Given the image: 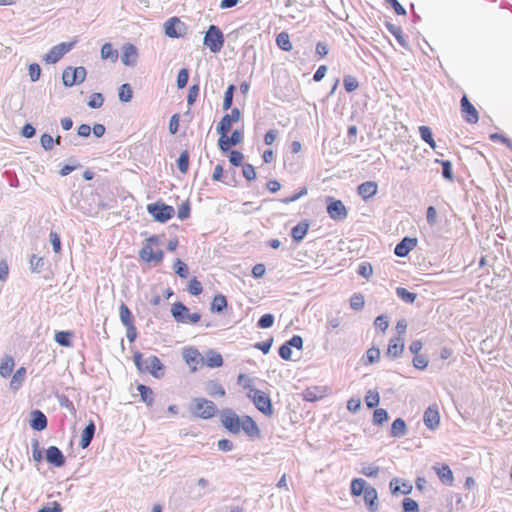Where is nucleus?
I'll list each match as a JSON object with an SVG mask.
<instances>
[{"label": "nucleus", "instance_id": "nucleus-4", "mask_svg": "<svg viewBox=\"0 0 512 512\" xmlns=\"http://www.w3.org/2000/svg\"><path fill=\"white\" fill-rule=\"evenodd\" d=\"M147 212L155 221L165 223L175 214V209L162 201H157L147 205Z\"/></svg>", "mask_w": 512, "mask_h": 512}, {"label": "nucleus", "instance_id": "nucleus-3", "mask_svg": "<svg viewBox=\"0 0 512 512\" xmlns=\"http://www.w3.org/2000/svg\"><path fill=\"white\" fill-rule=\"evenodd\" d=\"M203 44L208 47L212 53L220 52L224 45V35L221 29L216 25H210L205 32Z\"/></svg>", "mask_w": 512, "mask_h": 512}, {"label": "nucleus", "instance_id": "nucleus-29", "mask_svg": "<svg viewBox=\"0 0 512 512\" xmlns=\"http://www.w3.org/2000/svg\"><path fill=\"white\" fill-rule=\"evenodd\" d=\"M183 358L185 359L186 363L190 366L196 365L200 361H203V357L195 348L186 349L183 353ZM193 370H196V366H193Z\"/></svg>", "mask_w": 512, "mask_h": 512}, {"label": "nucleus", "instance_id": "nucleus-13", "mask_svg": "<svg viewBox=\"0 0 512 512\" xmlns=\"http://www.w3.org/2000/svg\"><path fill=\"white\" fill-rule=\"evenodd\" d=\"M227 134L228 133L220 134L218 140L219 148L223 152L228 151L231 146L238 144L242 140V133L238 130H234L230 136Z\"/></svg>", "mask_w": 512, "mask_h": 512}, {"label": "nucleus", "instance_id": "nucleus-37", "mask_svg": "<svg viewBox=\"0 0 512 512\" xmlns=\"http://www.w3.org/2000/svg\"><path fill=\"white\" fill-rule=\"evenodd\" d=\"M227 306L226 297L222 294H218L213 298L211 303V311L215 313H221Z\"/></svg>", "mask_w": 512, "mask_h": 512}, {"label": "nucleus", "instance_id": "nucleus-40", "mask_svg": "<svg viewBox=\"0 0 512 512\" xmlns=\"http://www.w3.org/2000/svg\"><path fill=\"white\" fill-rule=\"evenodd\" d=\"M276 43L280 49L283 51H291L292 43L290 41L289 35L286 32H281L276 37Z\"/></svg>", "mask_w": 512, "mask_h": 512}, {"label": "nucleus", "instance_id": "nucleus-28", "mask_svg": "<svg viewBox=\"0 0 512 512\" xmlns=\"http://www.w3.org/2000/svg\"><path fill=\"white\" fill-rule=\"evenodd\" d=\"M390 434L395 438H401L407 434V426L402 418H397L393 421Z\"/></svg>", "mask_w": 512, "mask_h": 512}, {"label": "nucleus", "instance_id": "nucleus-25", "mask_svg": "<svg viewBox=\"0 0 512 512\" xmlns=\"http://www.w3.org/2000/svg\"><path fill=\"white\" fill-rule=\"evenodd\" d=\"M358 194L363 199H368L377 193L378 186L374 181H366L358 186Z\"/></svg>", "mask_w": 512, "mask_h": 512}, {"label": "nucleus", "instance_id": "nucleus-49", "mask_svg": "<svg viewBox=\"0 0 512 512\" xmlns=\"http://www.w3.org/2000/svg\"><path fill=\"white\" fill-rule=\"evenodd\" d=\"M343 85L347 92H353L358 88L359 82L356 77L346 75L343 79Z\"/></svg>", "mask_w": 512, "mask_h": 512}, {"label": "nucleus", "instance_id": "nucleus-17", "mask_svg": "<svg viewBox=\"0 0 512 512\" xmlns=\"http://www.w3.org/2000/svg\"><path fill=\"white\" fill-rule=\"evenodd\" d=\"M417 238L404 237L395 247L394 253L398 257H406L417 245Z\"/></svg>", "mask_w": 512, "mask_h": 512}, {"label": "nucleus", "instance_id": "nucleus-50", "mask_svg": "<svg viewBox=\"0 0 512 512\" xmlns=\"http://www.w3.org/2000/svg\"><path fill=\"white\" fill-rule=\"evenodd\" d=\"M234 91H235V86L233 84L229 85L225 92V95H224V100H223V109L224 110L231 109V106L233 103Z\"/></svg>", "mask_w": 512, "mask_h": 512}, {"label": "nucleus", "instance_id": "nucleus-53", "mask_svg": "<svg viewBox=\"0 0 512 512\" xmlns=\"http://www.w3.org/2000/svg\"><path fill=\"white\" fill-rule=\"evenodd\" d=\"M402 507L404 512H419V505L412 498H404Z\"/></svg>", "mask_w": 512, "mask_h": 512}, {"label": "nucleus", "instance_id": "nucleus-30", "mask_svg": "<svg viewBox=\"0 0 512 512\" xmlns=\"http://www.w3.org/2000/svg\"><path fill=\"white\" fill-rule=\"evenodd\" d=\"M137 391L139 392V395L141 397V400L147 405V406H152L153 402H154V392L153 390L144 385V384H139L137 386Z\"/></svg>", "mask_w": 512, "mask_h": 512}, {"label": "nucleus", "instance_id": "nucleus-48", "mask_svg": "<svg viewBox=\"0 0 512 512\" xmlns=\"http://www.w3.org/2000/svg\"><path fill=\"white\" fill-rule=\"evenodd\" d=\"M173 269L180 278H187L189 275L188 266L180 259L175 261Z\"/></svg>", "mask_w": 512, "mask_h": 512}, {"label": "nucleus", "instance_id": "nucleus-43", "mask_svg": "<svg viewBox=\"0 0 512 512\" xmlns=\"http://www.w3.org/2000/svg\"><path fill=\"white\" fill-rule=\"evenodd\" d=\"M396 294L402 301L409 304L413 303L417 297L415 293L408 291L404 287H398L396 289Z\"/></svg>", "mask_w": 512, "mask_h": 512}, {"label": "nucleus", "instance_id": "nucleus-2", "mask_svg": "<svg viewBox=\"0 0 512 512\" xmlns=\"http://www.w3.org/2000/svg\"><path fill=\"white\" fill-rule=\"evenodd\" d=\"M189 411L195 417L210 419L216 415L217 407L212 401L205 398H193L189 406Z\"/></svg>", "mask_w": 512, "mask_h": 512}, {"label": "nucleus", "instance_id": "nucleus-62", "mask_svg": "<svg viewBox=\"0 0 512 512\" xmlns=\"http://www.w3.org/2000/svg\"><path fill=\"white\" fill-rule=\"evenodd\" d=\"M208 393L210 395H219L220 397H223L225 395V390L224 388L218 384V383H215V382H211L209 385H208Z\"/></svg>", "mask_w": 512, "mask_h": 512}, {"label": "nucleus", "instance_id": "nucleus-56", "mask_svg": "<svg viewBox=\"0 0 512 512\" xmlns=\"http://www.w3.org/2000/svg\"><path fill=\"white\" fill-rule=\"evenodd\" d=\"M413 366L419 370H424L428 366V359L423 354H417L413 358Z\"/></svg>", "mask_w": 512, "mask_h": 512}, {"label": "nucleus", "instance_id": "nucleus-61", "mask_svg": "<svg viewBox=\"0 0 512 512\" xmlns=\"http://www.w3.org/2000/svg\"><path fill=\"white\" fill-rule=\"evenodd\" d=\"M49 237H50V242H51L52 247H53V251L55 253H60V251H61V240H60L59 234L57 232L50 231Z\"/></svg>", "mask_w": 512, "mask_h": 512}, {"label": "nucleus", "instance_id": "nucleus-10", "mask_svg": "<svg viewBox=\"0 0 512 512\" xmlns=\"http://www.w3.org/2000/svg\"><path fill=\"white\" fill-rule=\"evenodd\" d=\"M327 213L335 221H343L347 218L348 212L341 200L327 197Z\"/></svg>", "mask_w": 512, "mask_h": 512}, {"label": "nucleus", "instance_id": "nucleus-55", "mask_svg": "<svg viewBox=\"0 0 512 512\" xmlns=\"http://www.w3.org/2000/svg\"><path fill=\"white\" fill-rule=\"evenodd\" d=\"M188 291L192 295H199L203 291V287L200 281H198L195 277L189 281Z\"/></svg>", "mask_w": 512, "mask_h": 512}, {"label": "nucleus", "instance_id": "nucleus-19", "mask_svg": "<svg viewBox=\"0 0 512 512\" xmlns=\"http://www.w3.org/2000/svg\"><path fill=\"white\" fill-rule=\"evenodd\" d=\"M46 461L55 467H62L65 464V457L62 451L56 446H50L46 450Z\"/></svg>", "mask_w": 512, "mask_h": 512}, {"label": "nucleus", "instance_id": "nucleus-24", "mask_svg": "<svg viewBox=\"0 0 512 512\" xmlns=\"http://www.w3.org/2000/svg\"><path fill=\"white\" fill-rule=\"evenodd\" d=\"M433 469L435 470L436 474L438 475L440 481L445 485H452L454 481L453 472L450 469V467L446 464H443L442 466H434Z\"/></svg>", "mask_w": 512, "mask_h": 512}, {"label": "nucleus", "instance_id": "nucleus-20", "mask_svg": "<svg viewBox=\"0 0 512 512\" xmlns=\"http://www.w3.org/2000/svg\"><path fill=\"white\" fill-rule=\"evenodd\" d=\"M48 424L47 417L40 410H33L31 412L30 426L36 431H42L46 429Z\"/></svg>", "mask_w": 512, "mask_h": 512}, {"label": "nucleus", "instance_id": "nucleus-35", "mask_svg": "<svg viewBox=\"0 0 512 512\" xmlns=\"http://www.w3.org/2000/svg\"><path fill=\"white\" fill-rule=\"evenodd\" d=\"M206 364L208 367H211V368L220 367L223 364V358H222L221 354H219L213 350H209L207 353Z\"/></svg>", "mask_w": 512, "mask_h": 512}, {"label": "nucleus", "instance_id": "nucleus-57", "mask_svg": "<svg viewBox=\"0 0 512 512\" xmlns=\"http://www.w3.org/2000/svg\"><path fill=\"white\" fill-rule=\"evenodd\" d=\"M190 211V203L186 200L179 206L177 216L180 220H185L190 216Z\"/></svg>", "mask_w": 512, "mask_h": 512}, {"label": "nucleus", "instance_id": "nucleus-36", "mask_svg": "<svg viewBox=\"0 0 512 512\" xmlns=\"http://www.w3.org/2000/svg\"><path fill=\"white\" fill-rule=\"evenodd\" d=\"M119 316H120L121 323L124 326L134 324L132 313L125 303H121V305L119 307Z\"/></svg>", "mask_w": 512, "mask_h": 512}, {"label": "nucleus", "instance_id": "nucleus-42", "mask_svg": "<svg viewBox=\"0 0 512 512\" xmlns=\"http://www.w3.org/2000/svg\"><path fill=\"white\" fill-rule=\"evenodd\" d=\"M419 133L423 141L428 143L431 148L436 149V142L433 139V134L428 126H420Z\"/></svg>", "mask_w": 512, "mask_h": 512}, {"label": "nucleus", "instance_id": "nucleus-63", "mask_svg": "<svg viewBox=\"0 0 512 512\" xmlns=\"http://www.w3.org/2000/svg\"><path fill=\"white\" fill-rule=\"evenodd\" d=\"M28 71L32 82H35L40 78L41 68L37 63L30 64L28 67Z\"/></svg>", "mask_w": 512, "mask_h": 512}, {"label": "nucleus", "instance_id": "nucleus-27", "mask_svg": "<svg viewBox=\"0 0 512 512\" xmlns=\"http://www.w3.org/2000/svg\"><path fill=\"white\" fill-rule=\"evenodd\" d=\"M309 229V223L307 221L299 222L291 230V236L295 242H300L304 239Z\"/></svg>", "mask_w": 512, "mask_h": 512}, {"label": "nucleus", "instance_id": "nucleus-7", "mask_svg": "<svg viewBox=\"0 0 512 512\" xmlns=\"http://www.w3.org/2000/svg\"><path fill=\"white\" fill-rule=\"evenodd\" d=\"M86 76L87 71L85 67L68 66L63 70L62 82L65 87H72L76 84L82 83L86 79Z\"/></svg>", "mask_w": 512, "mask_h": 512}, {"label": "nucleus", "instance_id": "nucleus-22", "mask_svg": "<svg viewBox=\"0 0 512 512\" xmlns=\"http://www.w3.org/2000/svg\"><path fill=\"white\" fill-rule=\"evenodd\" d=\"M424 424L429 429H435L439 425L440 416L437 408L428 407L423 416Z\"/></svg>", "mask_w": 512, "mask_h": 512}, {"label": "nucleus", "instance_id": "nucleus-11", "mask_svg": "<svg viewBox=\"0 0 512 512\" xmlns=\"http://www.w3.org/2000/svg\"><path fill=\"white\" fill-rule=\"evenodd\" d=\"M185 24L177 17H172L164 24L166 36L170 38H179L185 33Z\"/></svg>", "mask_w": 512, "mask_h": 512}, {"label": "nucleus", "instance_id": "nucleus-34", "mask_svg": "<svg viewBox=\"0 0 512 512\" xmlns=\"http://www.w3.org/2000/svg\"><path fill=\"white\" fill-rule=\"evenodd\" d=\"M367 488V483L362 478H355L351 482V494L353 496H360L364 494Z\"/></svg>", "mask_w": 512, "mask_h": 512}, {"label": "nucleus", "instance_id": "nucleus-32", "mask_svg": "<svg viewBox=\"0 0 512 512\" xmlns=\"http://www.w3.org/2000/svg\"><path fill=\"white\" fill-rule=\"evenodd\" d=\"M25 377H26V369L24 367H20L19 369H17V371L14 373V375L12 376V379L10 381V388L13 391H17L21 387L22 383L24 382Z\"/></svg>", "mask_w": 512, "mask_h": 512}, {"label": "nucleus", "instance_id": "nucleus-9", "mask_svg": "<svg viewBox=\"0 0 512 512\" xmlns=\"http://www.w3.org/2000/svg\"><path fill=\"white\" fill-rule=\"evenodd\" d=\"M76 44V41L62 42L58 45L53 46L47 54L44 56V61L48 64L57 63L66 53L71 51Z\"/></svg>", "mask_w": 512, "mask_h": 512}, {"label": "nucleus", "instance_id": "nucleus-14", "mask_svg": "<svg viewBox=\"0 0 512 512\" xmlns=\"http://www.w3.org/2000/svg\"><path fill=\"white\" fill-rule=\"evenodd\" d=\"M461 112L463 118L469 123H477L479 120L476 108L470 103L468 97L464 95L461 98Z\"/></svg>", "mask_w": 512, "mask_h": 512}, {"label": "nucleus", "instance_id": "nucleus-58", "mask_svg": "<svg viewBox=\"0 0 512 512\" xmlns=\"http://www.w3.org/2000/svg\"><path fill=\"white\" fill-rule=\"evenodd\" d=\"M103 102V95L101 93H94L88 101V106L92 109H97L103 105Z\"/></svg>", "mask_w": 512, "mask_h": 512}, {"label": "nucleus", "instance_id": "nucleus-44", "mask_svg": "<svg viewBox=\"0 0 512 512\" xmlns=\"http://www.w3.org/2000/svg\"><path fill=\"white\" fill-rule=\"evenodd\" d=\"M365 402L368 408H375L379 405L380 396L375 390H369L365 396Z\"/></svg>", "mask_w": 512, "mask_h": 512}, {"label": "nucleus", "instance_id": "nucleus-26", "mask_svg": "<svg viewBox=\"0 0 512 512\" xmlns=\"http://www.w3.org/2000/svg\"><path fill=\"white\" fill-rule=\"evenodd\" d=\"M404 350V342L400 337L391 339L388 345L386 355L392 358L399 357Z\"/></svg>", "mask_w": 512, "mask_h": 512}, {"label": "nucleus", "instance_id": "nucleus-18", "mask_svg": "<svg viewBox=\"0 0 512 512\" xmlns=\"http://www.w3.org/2000/svg\"><path fill=\"white\" fill-rule=\"evenodd\" d=\"M243 430L250 438H259L260 429L256 422L248 415L242 417L240 431Z\"/></svg>", "mask_w": 512, "mask_h": 512}, {"label": "nucleus", "instance_id": "nucleus-39", "mask_svg": "<svg viewBox=\"0 0 512 512\" xmlns=\"http://www.w3.org/2000/svg\"><path fill=\"white\" fill-rule=\"evenodd\" d=\"M388 31L397 39L399 44L403 47H407V42L403 37L402 29L392 23H386Z\"/></svg>", "mask_w": 512, "mask_h": 512}, {"label": "nucleus", "instance_id": "nucleus-8", "mask_svg": "<svg viewBox=\"0 0 512 512\" xmlns=\"http://www.w3.org/2000/svg\"><path fill=\"white\" fill-rule=\"evenodd\" d=\"M241 419L232 409H223L220 413L222 425L232 434L240 433Z\"/></svg>", "mask_w": 512, "mask_h": 512}, {"label": "nucleus", "instance_id": "nucleus-47", "mask_svg": "<svg viewBox=\"0 0 512 512\" xmlns=\"http://www.w3.org/2000/svg\"><path fill=\"white\" fill-rule=\"evenodd\" d=\"M45 266V259L43 257H37L33 255L30 260V268L32 272L41 273Z\"/></svg>", "mask_w": 512, "mask_h": 512}, {"label": "nucleus", "instance_id": "nucleus-52", "mask_svg": "<svg viewBox=\"0 0 512 512\" xmlns=\"http://www.w3.org/2000/svg\"><path fill=\"white\" fill-rule=\"evenodd\" d=\"M273 324H274V316H273V314H270V313L262 315L257 322V326L262 329L270 328L273 326Z\"/></svg>", "mask_w": 512, "mask_h": 512}, {"label": "nucleus", "instance_id": "nucleus-31", "mask_svg": "<svg viewBox=\"0 0 512 512\" xmlns=\"http://www.w3.org/2000/svg\"><path fill=\"white\" fill-rule=\"evenodd\" d=\"M118 57L119 53L113 48L111 43H105L101 47V58L103 60H110L112 63H115L118 60Z\"/></svg>", "mask_w": 512, "mask_h": 512}, {"label": "nucleus", "instance_id": "nucleus-12", "mask_svg": "<svg viewBox=\"0 0 512 512\" xmlns=\"http://www.w3.org/2000/svg\"><path fill=\"white\" fill-rule=\"evenodd\" d=\"M240 119V110L232 108L229 114H225L217 125V132L219 134L228 133L231 129L232 123Z\"/></svg>", "mask_w": 512, "mask_h": 512}, {"label": "nucleus", "instance_id": "nucleus-23", "mask_svg": "<svg viewBox=\"0 0 512 512\" xmlns=\"http://www.w3.org/2000/svg\"><path fill=\"white\" fill-rule=\"evenodd\" d=\"M96 432V426L92 420L85 426L81 434L80 446L81 448H87L94 438Z\"/></svg>", "mask_w": 512, "mask_h": 512}, {"label": "nucleus", "instance_id": "nucleus-5", "mask_svg": "<svg viewBox=\"0 0 512 512\" xmlns=\"http://www.w3.org/2000/svg\"><path fill=\"white\" fill-rule=\"evenodd\" d=\"M248 397L252 399L256 408L267 416H271L274 412L270 397L263 391L251 388Z\"/></svg>", "mask_w": 512, "mask_h": 512}, {"label": "nucleus", "instance_id": "nucleus-33", "mask_svg": "<svg viewBox=\"0 0 512 512\" xmlns=\"http://www.w3.org/2000/svg\"><path fill=\"white\" fill-rule=\"evenodd\" d=\"M15 366L14 359L11 356H6L0 364V375L4 378L9 377Z\"/></svg>", "mask_w": 512, "mask_h": 512}, {"label": "nucleus", "instance_id": "nucleus-1", "mask_svg": "<svg viewBox=\"0 0 512 512\" xmlns=\"http://www.w3.org/2000/svg\"><path fill=\"white\" fill-rule=\"evenodd\" d=\"M133 361L137 369L142 373H150L157 379H160L164 375V365L155 355H150L146 359H143L142 353L135 352Z\"/></svg>", "mask_w": 512, "mask_h": 512}, {"label": "nucleus", "instance_id": "nucleus-16", "mask_svg": "<svg viewBox=\"0 0 512 512\" xmlns=\"http://www.w3.org/2000/svg\"><path fill=\"white\" fill-rule=\"evenodd\" d=\"M139 257L145 262L160 263L163 260L164 253L162 250L154 251L150 245H144L139 251Z\"/></svg>", "mask_w": 512, "mask_h": 512}, {"label": "nucleus", "instance_id": "nucleus-38", "mask_svg": "<svg viewBox=\"0 0 512 512\" xmlns=\"http://www.w3.org/2000/svg\"><path fill=\"white\" fill-rule=\"evenodd\" d=\"M73 334L69 331H59L55 334V341L63 347H70L72 346L71 338Z\"/></svg>", "mask_w": 512, "mask_h": 512}, {"label": "nucleus", "instance_id": "nucleus-46", "mask_svg": "<svg viewBox=\"0 0 512 512\" xmlns=\"http://www.w3.org/2000/svg\"><path fill=\"white\" fill-rule=\"evenodd\" d=\"M118 96H119L120 101L129 102L133 96L131 86L127 83L122 84L119 88Z\"/></svg>", "mask_w": 512, "mask_h": 512}, {"label": "nucleus", "instance_id": "nucleus-51", "mask_svg": "<svg viewBox=\"0 0 512 512\" xmlns=\"http://www.w3.org/2000/svg\"><path fill=\"white\" fill-rule=\"evenodd\" d=\"M388 420V412L383 408L375 409L373 413V423L376 425H382Z\"/></svg>", "mask_w": 512, "mask_h": 512}, {"label": "nucleus", "instance_id": "nucleus-6", "mask_svg": "<svg viewBox=\"0 0 512 512\" xmlns=\"http://www.w3.org/2000/svg\"><path fill=\"white\" fill-rule=\"evenodd\" d=\"M171 314L179 323H197L201 319L199 313H190V310L182 302H176L172 305Z\"/></svg>", "mask_w": 512, "mask_h": 512}, {"label": "nucleus", "instance_id": "nucleus-64", "mask_svg": "<svg viewBox=\"0 0 512 512\" xmlns=\"http://www.w3.org/2000/svg\"><path fill=\"white\" fill-rule=\"evenodd\" d=\"M374 325L379 328L382 332H385L389 326L388 317L385 315H379L374 321Z\"/></svg>", "mask_w": 512, "mask_h": 512}, {"label": "nucleus", "instance_id": "nucleus-45", "mask_svg": "<svg viewBox=\"0 0 512 512\" xmlns=\"http://www.w3.org/2000/svg\"><path fill=\"white\" fill-rule=\"evenodd\" d=\"M380 359V349L377 347H371L366 352V358L364 359V364H374L378 362Z\"/></svg>", "mask_w": 512, "mask_h": 512}, {"label": "nucleus", "instance_id": "nucleus-60", "mask_svg": "<svg viewBox=\"0 0 512 512\" xmlns=\"http://www.w3.org/2000/svg\"><path fill=\"white\" fill-rule=\"evenodd\" d=\"M358 274L361 275L362 277L366 278V279H369V277L372 275L373 273V268L371 266L370 263L368 262H362L359 267H358V270H357Z\"/></svg>", "mask_w": 512, "mask_h": 512}, {"label": "nucleus", "instance_id": "nucleus-59", "mask_svg": "<svg viewBox=\"0 0 512 512\" xmlns=\"http://www.w3.org/2000/svg\"><path fill=\"white\" fill-rule=\"evenodd\" d=\"M365 301L362 294H354L350 299V306L354 310H360L364 307Z\"/></svg>", "mask_w": 512, "mask_h": 512}, {"label": "nucleus", "instance_id": "nucleus-21", "mask_svg": "<svg viewBox=\"0 0 512 512\" xmlns=\"http://www.w3.org/2000/svg\"><path fill=\"white\" fill-rule=\"evenodd\" d=\"M365 504L367 505L370 512H376L379 509L378 504V493L377 490L372 487L368 486L367 490L363 494Z\"/></svg>", "mask_w": 512, "mask_h": 512}, {"label": "nucleus", "instance_id": "nucleus-15", "mask_svg": "<svg viewBox=\"0 0 512 512\" xmlns=\"http://www.w3.org/2000/svg\"><path fill=\"white\" fill-rule=\"evenodd\" d=\"M138 51L135 45L126 43L122 48L121 61L125 66L133 67L137 63Z\"/></svg>", "mask_w": 512, "mask_h": 512}, {"label": "nucleus", "instance_id": "nucleus-41", "mask_svg": "<svg viewBox=\"0 0 512 512\" xmlns=\"http://www.w3.org/2000/svg\"><path fill=\"white\" fill-rule=\"evenodd\" d=\"M231 163L236 167H241L243 176L247 180L251 181L256 178V172L252 165H250V164L243 165L244 162H231Z\"/></svg>", "mask_w": 512, "mask_h": 512}, {"label": "nucleus", "instance_id": "nucleus-54", "mask_svg": "<svg viewBox=\"0 0 512 512\" xmlns=\"http://www.w3.org/2000/svg\"><path fill=\"white\" fill-rule=\"evenodd\" d=\"M188 79H189V71L188 69L186 68H182L179 70L178 72V75H177V87L179 89H182L184 88L187 83H188Z\"/></svg>", "mask_w": 512, "mask_h": 512}]
</instances>
